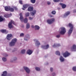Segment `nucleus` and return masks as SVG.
I'll use <instances>...</instances> for the list:
<instances>
[{"label": "nucleus", "mask_w": 76, "mask_h": 76, "mask_svg": "<svg viewBox=\"0 0 76 76\" xmlns=\"http://www.w3.org/2000/svg\"><path fill=\"white\" fill-rule=\"evenodd\" d=\"M68 25L69 27L70 28L68 31V34H71L73 32V25L71 23H69Z\"/></svg>", "instance_id": "f257e3e1"}, {"label": "nucleus", "mask_w": 76, "mask_h": 76, "mask_svg": "<svg viewBox=\"0 0 76 76\" xmlns=\"http://www.w3.org/2000/svg\"><path fill=\"white\" fill-rule=\"evenodd\" d=\"M17 41V39L16 38L13 39L12 40L11 42L9 43L10 46H13V45H15V43Z\"/></svg>", "instance_id": "f03ea898"}, {"label": "nucleus", "mask_w": 76, "mask_h": 76, "mask_svg": "<svg viewBox=\"0 0 76 76\" xmlns=\"http://www.w3.org/2000/svg\"><path fill=\"white\" fill-rule=\"evenodd\" d=\"M12 23L14 25H16V24H15L14 21L12 20H11V22H10L8 24V27L10 29H11L13 27L12 25Z\"/></svg>", "instance_id": "7ed1b4c3"}, {"label": "nucleus", "mask_w": 76, "mask_h": 76, "mask_svg": "<svg viewBox=\"0 0 76 76\" xmlns=\"http://www.w3.org/2000/svg\"><path fill=\"white\" fill-rule=\"evenodd\" d=\"M55 21V19L54 18H52L50 19L47 20V22L48 24H52Z\"/></svg>", "instance_id": "20e7f679"}, {"label": "nucleus", "mask_w": 76, "mask_h": 76, "mask_svg": "<svg viewBox=\"0 0 76 76\" xmlns=\"http://www.w3.org/2000/svg\"><path fill=\"white\" fill-rule=\"evenodd\" d=\"M61 29V31L59 32L60 34L61 35H64L66 32V29L64 27H62Z\"/></svg>", "instance_id": "39448f33"}, {"label": "nucleus", "mask_w": 76, "mask_h": 76, "mask_svg": "<svg viewBox=\"0 0 76 76\" xmlns=\"http://www.w3.org/2000/svg\"><path fill=\"white\" fill-rule=\"evenodd\" d=\"M70 55V53L68 52V51H66L65 52L63 53V56L64 57H67L69 56Z\"/></svg>", "instance_id": "423d86ee"}, {"label": "nucleus", "mask_w": 76, "mask_h": 76, "mask_svg": "<svg viewBox=\"0 0 76 76\" xmlns=\"http://www.w3.org/2000/svg\"><path fill=\"white\" fill-rule=\"evenodd\" d=\"M71 50L72 51H76V46L75 45H73L72 47H71Z\"/></svg>", "instance_id": "0eeeda50"}, {"label": "nucleus", "mask_w": 76, "mask_h": 76, "mask_svg": "<svg viewBox=\"0 0 76 76\" xmlns=\"http://www.w3.org/2000/svg\"><path fill=\"white\" fill-rule=\"evenodd\" d=\"M23 68L24 69V70H25L26 73H30V70H29V69L28 68L24 66Z\"/></svg>", "instance_id": "6e6552de"}, {"label": "nucleus", "mask_w": 76, "mask_h": 76, "mask_svg": "<svg viewBox=\"0 0 76 76\" xmlns=\"http://www.w3.org/2000/svg\"><path fill=\"white\" fill-rule=\"evenodd\" d=\"M12 37V34H9L7 35V40H10L11 39V37Z\"/></svg>", "instance_id": "1a4fd4ad"}, {"label": "nucleus", "mask_w": 76, "mask_h": 76, "mask_svg": "<svg viewBox=\"0 0 76 76\" xmlns=\"http://www.w3.org/2000/svg\"><path fill=\"white\" fill-rule=\"evenodd\" d=\"M23 8H22V9L23 10H25V9H26L27 7H29V5L28 4H25L23 5Z\"/></svg>", "instance_id": "9d476101"}, {"label": "nucleus", "mask_w": 76, "mask_h": 76, "mask_svg": "<svg viewBox=\"0 0 76 76\" xmlns=\"http://www.w3.org/2000/svg\"><path fill=\"white\" fill-rule=\"evenodd\" d=\"M20 19L21 22H23V15H22V13H20Z\"/></svg>", "instance_id": "9b49d317"}, {"label": "nucleus", "mask_w": 76, "mask_h": 76, "mask_svg": "<svg viewBox=\"0 0 76 76\" xmlns=\"http://www.w3.org/2000/svg\"><path fill=\"white\" fill-rule=\"evenodd\" d=\"M42 47L43 48H44V49L46 50V49H48V48H49V45H46L45 46L42 45Z\"/></svg>", "instance_id": "f8f14e48"}, {"label": "nucleus", "mask_w": 76, "mask_h": 76, "mask_svg": "<svg viewBox=\"0 0 76 76\" xmlns=\"http://www.w3.org/2000/svg\"><path fill=\"white\" fill-rule=\"evenodd\" d=\"M59 4H60V5H61V6L62 9H64V8H66V5H65V4H64L60 3Z\"/></svg>", "instance_id": "ddd939ff"}, {"label": "nucleus", "mask_w": 76, "mask_h": 76, "mask_svg": "<svg viewBox=\"0 0 76 76\" xmlns=\"http://www.w3.org/2000/svg\"><path fill=\"white\" fill-rule=\"evenodd\" d=\"M70 12L67 11V12H65V13L64 14V17H66V16H68V15H69V14H70Z\"/></svg>", "instance_id": "4468645a"}, {"label": "nucleus", "mask_w": 76, "mask_h": 76, "mask_svg": "<svg viewBox=\"0 0 76 76\" xmlns=\"http://www.w3.org/2000/svg\"><path fill=\"white\" fill-rule=\"evenodd\" d=\"M33 52L31 51V50L28 49L27 52V53L29 55H31L32 53Z\"/></svg>", "instance_id": "2eb2a0df"}, {"label": "nucleus", "mask_w": 76, "mask_h": 76, "mask_svg": "<svg viewBox=\"0 0 76 76\" xmlns=\"http://www.w3.org/2000/svg\"><path fill=\"white\" fill-rule=\"evenodd\" d=\"M7 71H5L3 72V74H2L1 76H7Z\"/></svg>", "instance_id": "dca6fc26"}, {"label": "nucleus", "mask_w": 76, "mask_h": 76, "mask_svg": "<svg viewBox=\"0 0 76 76\" xmlns=\"http://www.w3.org/2000/svg\"><path fill=\"white\" fill-rule=\"evenodd\" d=\"M28 11L29 12H31V11H32V10H33V7H28Z\"/></svg>", "instance_id": "f3484780"}, {"label": "nucleus", "mask_w": 76, "mask_h": 76, "mask_svg": "<svg viewBox=\"0 0 76 76\" xmlns=\"http://www.w3.org/2000/svg\"><path fill=\"white\" fill-rule=\"evenodd\" d=\"M10 7H5V10L6 11H9L10 9Z\"/></svg>", "instance_id": "a211bd4d"}, {"label": "nucleus", "mask_w": 76, "mask_h": 76, "mask_svg": "<svg viewBox=\"0 0 76 76\" xmlns=\"http://www.w3.org/2000/svg\"><path fill=\"white\" fill-rule=\"evenodd\" d=\"M35 30H39V27L38 26H34Z\"/></svg>", "instance_id": "6ab92c4d"}, {"label": "nucleus", "mask_w": 76, "mask_h": 76, "mask_svg": "<svg viewBox=\"0 0 76 76\" xmlns=\"http://www.w3.org/2000/svg\"><path fill=\"white\" fill-rule=\"evenodd\" d=\"M60 60L61 61V62H63V61H64V59L62 57V56H61L60 58Z\"/></svg>", "instance_id": "aec40b11"}, {"label": "nucleus", "mask_w": 76, "mask_h": 76, "mask_svg": "<svg viewBox=\"0 0 76 76\" xmlns=\"http://www.w3.org/2000/svg\"><path fill=\"white\" fill-rule=\"evenodd\" d=\"M35 13H36V11L34 10L33 11V12H31L30 13V14L31 15H32V16H34L35 15Z\"/></svg>", "instance_id": "412c9836"}, {"label": "nucleus", "mask_w": 76, "mask_h": 76, "mask_svg": "<svg viewBox=\"0 0 76 76\" xmlns=\"http://www.w3.org/2000/svg\"><path fill=\"white\" fill-rule=\"evenodd\" d=\"M4 20H5V19L3 18H1V16H0V22H1L2 21H3Z\"/></svg>", "instance_id": "4be33fe9"}, {"label": "nucleus", "mask_w": 76, "mask_h": 76, "mask_svg": "<svg viewBox=\"0 0 76 76\" xmlns=\"http://www.w3.org/2000/svg\"><path fill=\"white\" fill-rule=\"evenodd\" d=\"M10 12H14V9L13 8H10Z\"/></svg>", "instance_id": "5701e85b"}, {"label": "nucleus", "mask_w": 76, "mask_h": 76, "mask_svg": "<svg viewBox=\"0 0 76 76\" xmlns=\"http://www.w3.org/2000/svg\"><path fill=\"white\" fill-rule=\"evenodd\" d=\"M26 50H21V54H25V51H26Z\"/></svg>", "instance_id": "b1692460"}, {"label": "nucleus", "mask_w": 76, "mask_h": 76, "mask_svg": "<svg viewBox=\"0 0 76 76\" xmlns=\"http://www.w3.org/2000/svg\"><path fill=\"white\" fill-rule=\"evenodd\" d=\"M56 55L60 56V53L58 51H57L56 52Z\"/></svg>", "instance_id": "393cba45"}, {"label": "nucleus", "mask_w": 76, "mask_h": 76, "mask_svg": "<svg viewBox=\"0 0 76 76\" xmlns=\"http://www.w3.org/2000/svg\"><path fill=\"white\" fill-rule=\"evenodd\" d=\"M24 22L25 23H26L28 22V19L27 18H26L24 20Z\"/></svg>", "instance_id": "a878e982"}, {"label": "nucleus", "mask_w": 76, "mask_h": 76, "mask_svg": "<svg viewBox=\"0 0 76 76\" xmlns=\"http://www.w3.org/2000/svg\"><path fill=\"white\" fill-rule=\"evenodd\" d=\"M30 27V25L29 23H27L26 25V28L29 29V28Z\"/></svg>", "instance_id": "bb28decb"}, {"label": "nucleus", "mask_w": 76, "mask_h": 76, "mask_svg": "<svg viewBox=\"0 0 76 76\" xmlns=\"http://www.w3.org/2000/svg\"><path fill=\"white\" fill-rule=\"evenodd\" d=\"M1 32L2 33H5L6 32V30L2 29L1 30Z\"/></svg>", "instance_id": "cd10ccee"}, {"label": "nucleus", "mask_w": 76, "mask_h": 76, "mask_svg": "<svg viewBox=\"0 0 76 76\" xmlns=\"http://www.w3.org/2000/svg\"><path fill=\"white\" fill-rule=\"evenodd\" d=\"M36 44L37 45H40V43L38 40H37L36 42Z\"/></svg>", "instance_id": "c85d7f7f"}, {"label": "nucleus", "mask_w": 76, "mask_h": 76, "mask_svg": "<svg viewBox=\"0 0 76 76\" xmlns=\"http://www.w3.org/2000/svg\"><path fill=\"white\" fill-rule=\"evenodd\" d=\"M35 69L37 71H39L40 70V68L39 67H36Z\"/></svg>", "instance_id": "c756f323"}, {"label": "nucleus", "mask_w": 76, "mask_h": 76, "mask_svg": "<svg viewBox=\"0 0 76 76\" xmlns=\"http://www.w3.org/2000/svg\"><path fill=\"white\" fill-rule=\"evenodd\" d=\"M2 60L3 61H7V59L5 57H3L2 58Z\"/></svg>", "instance_id": "7c9ffc66"}, {"label": "nucleus", "mask_w": 76, "mask_h": 76, "mask_svg": "<svg viewBox=\"0 0 76 76\" xmlns=\"http://www.w3.org/2000/svg\"><path fill=\"white\" fill-rule=\"evenodd\" d=\"M36 1V0H31L30 1L31 3H35V1Z\"/></svg>", "instance_id": "2f4dec72"}, {"label": "nucleus", "mask_w": 76, "mask_h": 76, "mask_svg": "<svg viewBox=\"0 0 76 76\" xmlns=\"http://www.w3.org/2000/svg\"><path fill=\"white\" fill-rule=\"evenodd\" d=\"M72 69L73 71L76 72V66H74L72 68Z\"/></svg>", "instance_id": "473e14b6"}, {"label": "nucleus", "mask_w": 76, "mask_h": 76, "mask_svg": "<svg viewBox=\"0 0 76 76\" xmlns=\"http://www.w3.org/2000/svg\"><path fill=\"white\" fill-rule=\"evenodd\" d=\"M26 16H29V13L26 12L25 13Z\"/></svg>", "instance_id": "72a5a7b5"}, {"label": "nucleus", "mask_w": 76, "mask_h": 76, "mask_svg": "<svg viewBox=\"0 0 76 76\" xmlns=\"http://www.w3.org/2000/svg\"><path fill=\"white\" fill-rule=\"evenodd\" d=\"M53 1L54 2H55L56 3H57V2H58V1H60V0H53Z\"/></svg>", "instance_id": "f704fd0d"}, {"label": "nucleus", "mask_w": 76, "mask_h": 76, "mask_svg": "<svg viewBox=\"0 0 76 76\" xmlns=\"http://www.w3.org/2000/svg\"><path fill=\"white\" fill-rule=\"evenodd\" d=\"M4 17H5V18H9V16L8 15L5 14L4 15Z\"/></svg>", "instance_id": "c9c22d12"}, {"label": "nucleus", "mask_w": 76, "mask_h": 76, "mask_svg": "<svg viewBox=\"0 0 76 76\" xmlns=\"http://www.w3.org/2000/svg\"><path fill=\"white\" fill-rule=\"evenodd\" d=\"M56 11L54 10L52 11V14H53V15H55V14H56Z\"/></svg>", "instance_id": "e433bc0d"}, {"label": "nucleus", "mask_w": 76, "mask_h": 76, "mask_svg": "<svg viewBox=\"0 0 76 76\" xmlns=\"http://www.w3.org/2000/svg\"><path fill=\"white\" fill-rule=\"evenodd\" d=\"M19 2L21 4H23V3H22V1L21 0H19Z\"/></svg>", "instance_id": "4c0bfd02"}, {"label": "nucleus", "mask_w": 76, "mask_h": 76, "mask_svg": "<svg viewBox=\"0 0 76 76\" xmlns=\"http://www.w3.org/2000/svg\"><path fill=\"white\" fill-rule=\"evenodd\" d=\"M13 8L15 10H18V8H17L16 7H14Z\"/></svg>", "instance_id": "58836bf2"}, {"label": "nucleus", "mask_w": 76, "mask_h": 76, "mask_svg": "<svg viewBox=\"0 0 76 76\" xmlns=\"http://www.w3.org/2000/svg\"><path fill=\"white\" fill-rule=\"evenodd\" d=\"M56 38H60V34L56 36Z\"/></svg>", "instance_id": "ea45409f"}, {"label": "nucleus", "mask_w": 76, "mask_h": 76, "mask_svg": "<svg viewBox=\"0 0 76 76\" xmlns=\"http://www.w3.org/2000/svg\"><path fill=\"white\" fill-rule=\"evenodd\" d=\"M23 35H24V34L23 33H21L20 35V36H23Z\"/></svg>", "instance_id": "a19ab883"}, {"label": "nucleus", "mask_w": 76, "mask_h": 76, "mask_svg": "<svg viewBox=\"0 0 76 76\" xmlns=\"http://www.w3.org/2000/svg\"><path fill=\"white\" fill-rule=\"evenodd\" d=\"M50 70L51 72H53V68H50Z\"/></svg>", "instance_id": "79ce46f5"}, {"label": "nucleus", "mask_w": 76, "mask_h": 76, "mask_svg": "<svg viewBox=\"0 0 76 76\" xmlns=\"http://www.w3.org/2000/svg\"><path fill=\"white\" fill-rule=\"evenodd\" d=\"M52 75L53 76H56V74L55 73H53Z\"/></svg>", "instance_id": "37998d69"}, {"label": "nucleus", "mask_w": 76, "mask_h": 76, "mask_svg": "<svg viewBox=\"0 0 76 76\" xmlns=\"http://www.w3.org/2000/svg\"><path fill=\"white\" fill-rule=\"evenodd\" d=\"M29 20H32L33 19V18H31V17L29 18Z\"/></svg>", "instance_id": "c03bdc74"}, {"label": "nucleus", "mask_w": 76, "mask_h": 76, "mask_svg": "<svg viewBox=\"0 0 76 76\" xmlns=\"http://www.w3.org/2000/svg\"><path fill=\"white\" fill-rule=\"evenodd\" d=\"M57 47H60V44H58L56 45Z\"/></svg>", "instance_id": "a18cd8bd"}, {"label": "nucleus", "mask_w": 76, "mask_h": 76, "mask_svg": "<svg viewBox=\"0 0 76 76\" xmlns=\"http://www.w3.org/2000/svg\"><path fill=\"white\" fill-rule=\"evenodd\" d=\"M4 56H5V57H6V56H8V55L7 54L5 53Z\"/></svg>", "instance_id": "49530a36"}, {"label": "nucleus", "mask_w": 76, "mask_h": 76, "mask_svg": "<svg viewBox=\"0 0 76 76\" xmlns=\"http://www.w3.org/2000/svg\"><path fill=\"white\" fill-rule=\"evenodd\" d=\"M73 13H76V10H73Z\"/></svg>", "instance_id": "de8ad7c7"}, {"label": "nucleus", "mask_w": 76, "mask_h": 76, "mask_svg": "<svg viewBox=\"0 0 76 76\" xmlns=\"http://www.w3.org/2000/svg\"><path fill=\"white\" fill-rule=\"evenodd\" d=\"M17 60V58H16V57L14 58V60L15 61V60Z\"/></svg>", "instance_id": "09e8293b"}, {"label": "nucleus", "mask_w": 76, "mask_h": 76, "mask_svg": "<svg viewBox=\"0 0 76 76\" xmlns=\"http://www.w3.org/2000/svg\"><path fill=\"white\" fill-rule=\"evenodd\" d=\"M47 3H48V5L50 4H51V3L50 2H48H48Z\"/></svg>", "instance_id": "8fccbe9b"}, {"label": "nucleus", "mask_w": 76, "mask_h": 76, "mask_svg": "<svg viewBox=\"0 0 76 76\" xmlns=\"http://www.w3.org/2000/svg\"><path fill=\"white\" fill-rule=\"evenodd\" d=\"M31 28H34V26L33 25L31 26Z\"/></svg>", "instance_id": "3c124183"}, {"label": "nucleus", "mask_w": 76, "mask_h": 76, "mask_svg": "<svg viewBox=\"0 0 76 76\" xmlns=\"http://www.w3.org/2000/svg\"><path fill=\"white\" fill-rule=\"evenodd\" d=\"M24 40L25 41H27L28 39H26V38H24Z\"/></svg>", "instance_id": "603ef678"}, {"label": "nucleus", "mask_w": 76, "mask_h": 76, "mask_svg": "<svg viewBox=\"0 0 76 76\" xmlns=\"http://www.w3.org/2000/svg\"><path fill=\"white\" fill-rule=\"evenodd\" d=\"M56 47V45L55 44H54L53 45V47Z\"/></svg>", "instance_id": "864d4df0"}, {"label": "nucleus", "mask_w": 76, "mask_h": 76, "mask_svg": "<svg viewBox=\"0 0 76 76\" xmlns=\"http://www.w3.org/2000/svg\"><path fill=\"white\" fill-rule=\"evenodd\" d=\"M70 35V34H68V35H69V36H69V35Z\"/></svg>", "instance_id": "5fc2aeb1"}, {"label": "nucleus", "mask_w": 76, "mask_h": 76, "mask_svg": "<svg viewBox=\"0 0 76 76\" xmlns=\"http://www.w3.org/2000/svg\"><path fill=\"white\" fill-rule=\"evenodd\" d=\"M34 41H35V40H34Z\"/></svg>", "instance_id": "6e6d98bb"}]
</instances>
